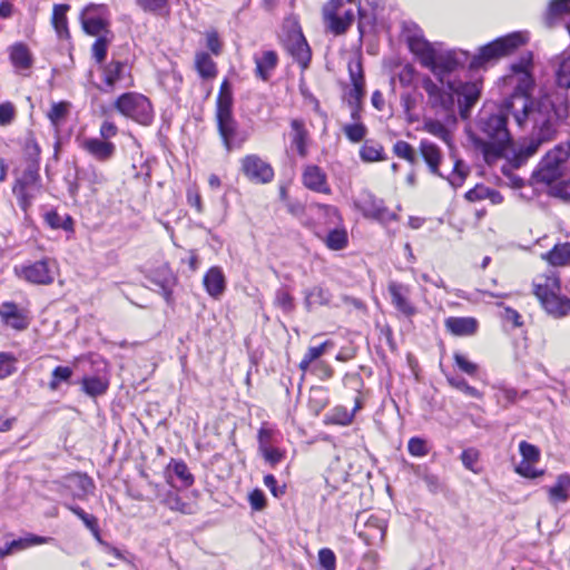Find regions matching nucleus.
I'll return each instance as SVG.
<instances>
[{
	"mask_svg": "<svg viewBox=\"0 0 570 570\" xmlns=\"http://www.w3.org/2000/svg\"><path fill=\"white\" fill-rule=\"evenodd\" d=\"M532 63L531 55L522 57L519 62L511 66L510 78L517 82L512 95L493 109H483L476 120V131L472 141L482 154L485 163L492 164L501 158L508 157L512 147V135L508 128V117L512 116L515 121V114L512 106L517 99H533L529 91L533 87V79L530 72Z\"/></svg>",
	"mask_w": 570,
	"mask_h": 570,
	"instance_id": "1",
	"label": "nucleus"
},
{
	"mask_svg": "<svg viewBox=\"0 0 570 570\" xmlns=\"http://www.w3.org/2000/svg\"><path fill=\"white\" fill-rule=\"evenodd\" d=\"M515 125L521 129H531V137L513 155V165L519 167L537 154L541 145L553 140L558 129L569 116L567 98L554 101L550 95L540 94L533 99H517L512 106Z\"/></svg>",
	"mask_w": 570,
	"mask_h": 570,
	"instance_id": "2",
	"label": "nucleus"
},
{
	"mask_svg": "<svg viewBox=\"0 0 570 570\" xmlns=\"http://www.w3.org/2000/svg\"><path fill=\"white\" fill-rule=\"evenodd\" d=\"M403 37L411 53L420 65L429 69L443 82L444 77L470 62V55L463 49H445L441 42H430L415 22H404Z\"/></svg>",
	"mask_w": 570,
	"mask_h": 570,
	"instance_id": "3",
	"label": "nucleus"
},
{
	"mask_svg": "<svg viewBox=\"0 0 570 570\" xmlns=\"http://www.w3.org/2000/svg\"><path fill=\"white\" fill-rule=\"evenodd\" d=\"M533 294L546 312L553 317H563L570 313V299L561 295V285L554 272L534 277Z\"/></svg>",
	"mask_w": 570,
	"mask_h": 570,
	"instance_id": "4",
	"label": "nucleus"
},
{
	"mask_svg": "<svg viewBox=\"0 0 570 570\" xmlns=\"http://www.w3.org/2000/svg\"><path fill=\"white\" fill-rule=\"evenodd\" d=\"M525 32L517 31L499 37L493 41L480 47L478 51L470 57V69L485 68L495 63L498 60L512 55L520 47L528 42Z\"/></svg>",
	"mask_w": 570,
	"mask_h": 570,
	"instance_id": "5",
	"label": "nucleus"
},
{
	"mask_svg": "<svg viewBox=\"0 0 570 570\" xmlns=\"http://www.w3.org/2000/svg\"><path fill=\"white\" fill-rule=\"evenodd\" d=\"M115 108L122 116L142 126H149L154 120V109L149 99L138 92H126L119 96Z\"/></svg>",
	"mask_w": 570,
	"mask_h": 570,
	"instance_id": "6",
	"label": "nucleus"
},
{
	"mask_svg": "<svg viewBox=\"0 0 570 570\" xmlns=\"http://www.w3.org/2000/svg\"><path fill=\"white\" fill-rule=\"evenodd\" d=\"M14 274L31 284H52L58 274V264L52 258H43L33 263L14 267Z\"/></svg>",
	"mask_w": 570,
	"mask_h": 570,
	"instance_id": "7",
	"label": "nucleus"
},
{
	"mask_svg": "<svg viewBox=\"0 0 570 570\" xmlns=\"http://www.w3.org/2000/svg\"><path fill=\"white\" fill-rule=\"evenodd\" d=\"M41 189L38 168L29 166L16 180L12 193L17 197L20 208L27 214Z\"/></svg>",
	"mask_w": 570,
	"mask_h": 570,
	"instance_id": "8",
	"label": "nucleus"
},
{
	"mask_svg": "<svg viewBox=\"0 0 570 570\" xmlns=\"http://www.w3.org/2000/svg\"><path fill=\"white\" fill-rule=\"evenodd\" d=\"M323 19L327 29L338 36L350 28L354 13L351 9H344L343 0H330L323 7Z\"/></svg>",
	"mask_w": 570,
	"mask_h": 570,
	"instance_id": "9",
	"label": "nucleus"
},
{
	"mask_svg": "<svg viewBox=\"0 0 570 570\" xmlns=\"http://www.w3.org/2000/svg\"><path fill=\"white\" fill-rule=\"evenodd\" d=\"M80 21L86 33L99 36L100 33H110L109 10L105 4L90 3L83 8L80 13Z\"/></svg>",
	"mask_w": 570,
	"mask_h": 570,
	"instance_id": "10",
	"label": "nucleus"
},
{
	"mask_svg": "<svg viewBox=\"0 0 570 570\" xmlns=\"http://www.w3.org/2000/svg\"><path fill=\"white\" fill-rule=\"evenodd\" d=\"M355 206L364 217L389 224L397 219V215L385 207L384 202L368 191H363L355 200Z\"/></svg>",
	"mask_w": 570,
	"mask_h": 570,
	"instance_id": "11",
	"label": "nucleus"
},
{
	"mask_svg": "<svg viewBox=\"0 0 570 570\" xmlns=\"http://www.w3.org/2000/svg\"><path fill=\"white\" fill-rule=\"evenodd\" d=\"M243 174L253 183L267 184L274 178L272 166L257 155H247L240 160Z\"/></svg>",
	"mask_w": 570,
	"mask_h": 570,
	"instance_id": "12",
	"label": "nucleus"
},
{
	"mask_svg": "<svg viewBox=\"0 0 570 570\" xmlns=\"http://www.w3.org/2000/svg\"><path fill=\"white\" fill-rule=\"evenodd\" d=\"M348 71L352 87L346 92V99L348 105L353 108L352 118L358 119V107L365 94V83L360 60L351 61L348 63Z\"/></svg>",
	"mask_w": 570,
	"mask_h": 570,
	"instance_id": "13",
	"label": "nucleus"
},
{
	"mask_svg": "<svg viewBox=\"0 0 570 570\" xmlns=\"http://www.w3.org/2000/svg\"><path fill=\"white\" fill-rule=\"evenodd\" d=\"M287 137L289 141L287 153L305 158L308 155L311 137L303 119L291 120Z\"/></svg>",
	"mask_w": 570,
	"mask_h": 570,
	"instance_id": "14",
	"label": "nucleus"
},
{
	"mask_svg": "<svg viewBox=\"0 0 570 570\" xmlns=\"http://www.w3.org/2000/svg\"><path fill=\"white\" fill-rule=\"evenodd\" d=\"M92 365H97L94 375H86L81 380L82 391L89 396H98L106 393L109 386V377L107 363L104 360L91 361Z\"/></svg>",
	"mask_w": 570,
	"mask_h": 570,
	"instance_id": "15",
	"label": "nucleus"
},
{
	"mask_svg": "<svg viewBox=\"0 0 570 570\" xmlns=\"http://www.w3.org/2000/svg\"><path fill=\"white\" fill-rule=\"evenodd\" d=\"M0 321L6 327L23 331L30 324V316L28 309L16 303L2 302L0 304Z\"/></svg>",
	"mask_w": 570,
	"mask_h": 570,
	"instance_id": "16",
	"label": "nucleus"
},
{
	"mask_svg": "<svg viewBox=\"0 0 570 570\" xmlns=\"http://www.w3.org/2000/svg\"><path fill=\"white\" fill-rule=\"evenodd\" d=\"M147 278L159 288L167 303L173 301V291L177 285V276L171 271L168 264H161L147 274Z\"/></svg>",
	"mask_w": 570,
	"mask_h": 570,
	"instance_id": "17",
	"label": "nucleus"
},
{
	"mask_svg": "<svg viewBox=\"0 0 570 570\" xmlns=\"http://www.w3.org/2000/svg\"><path fill=\"white\" fill-rule=\"evenodd\" d=\"M570 156V148L557 146L540 163V175L544 180H553L560 175V166Z\"/></svg>",
	"mask_w": 570,
	"mask_h": 570,
	"instance_id": "18",
	"label": "nucleus"
},
{
	"mask_svg": "<svg viewBox=\"0 0 570 570\" xmlns=\"http://www.w3.org/2000/svg\"><path fill=\"white\" fill-rule=\"evenodd\" d=\"M422 87L428 95V104L432 108L443 111H448L452 108L454 99L451 91L445 90L430 77H425L422 80Z\"/></svg>",
	"mask_w": 570,
	"mask_h": 570,
	"instance_id": "19",
	"label": "nucleus"
},
{
	"mask_svg": "<svg viewBox=\"0 0 570 570\" xmlns=\"http://www.w3.org/2000/svg\"><path fill=\"white\" fill-rule=\"evenodd\" d=\"M216 120L219 135L227 151H230L235 146H240L245 141V137H238L237 124L233 114L216 115Z\"/></svg>",
	"mask_w": 570,
	"mask_h": 570,
	"instance_id": "20",
	"label": "nucleus"
},
{
	"mask_svg": "<svg viewBox=\"0 0 570 570\" xmlns=\"http://www.w3.org/2000/svg\"><path fill=\"white\" fill-rule=\"evenodd\" d=\"M389 293L392 305L404 316L411 317L416 314V307L410 299V287L397 282L389 284Z\"/></svg>",
	"mask_w": 570,
	"mask_h": 570,
	"instance_id": "21",
	"label": "nucleus"
},
{
	"mask_svg": "<svg viewBox=\"0 0 570 570\" xmlns=\"http://www.w3.org/2000/svg\"><path fill=\"white\" fill-rule=\"evenodd\" d=\"M79 146L83 151L100 163L110 160L116 151V146L114 142L101 140L98 137L83 138Z\"/></svg>",
	"mask_w": 570,
	"mask_h": 570,
	"instance_id": "22",
	"label": "nucleus"
},
{
	"mask_svg": "<svg viewBox=\"0 0 570 570\" xmlns=\"http://www.w3.org/2000/svg\"><path fill=\"white\" fill-rule=\"evenodd\" d=\"M104 82L107 87L106 90H112L116 83L120 81H127L126 87L132 85L131 77L129 73V67L127 63L121 61H110L104 67L102 70Z\"/></svg>",
	"mask_w": 570,
	"mask_h": 570,
	"instance_id": "23",
	"label": "nucleus"
},
{
	"mask_svg": "<svg viewBox=\"0 0 570 570\" xmlns=\"http://www.w3.org/2000/svg\"><path fill=\"white\" fill-rule=\"evenodd\" d=\"M65 491L73 499H86L94 491V483L86 474L75 473L65 479Z\"/></svg>",
	"mask_w": 570,
	"mask_h": 570,
	"instance_id": "24",
	"label": "nucleus"
},
{
	"mask_svg": "<svg viewBox=\"0 0 570 570\" xmlns=\"http://www.w3.org/2000/svg\"><path fill=\"white\" fill-rule=\"evenodd\" d=\"M286 49L303 69L308 66L311 50L301 31H296L288 37L286 40Z\"/></svg>",
	"mask_w": 570,
	"mask_h": 570,
	"instance_id": "25",
	"label": "nucleus"
},
{
	"mask_svg": "<svg viewBox=\"0 0 570 570\" xmlns=\"http://www.w3.org/2000/svg\"><path fill=\"white\" fill-rule=\"evenodd\" d=\"M9 59L16 72L21 75H27L26 71L33 65L32 53L22 42H17L9 48Z\"/></svg>",
	"mask_w": 570,
	"mask_h": 570,
	"instance_id": "26",
	"label": "nucleus"
},
{
	"mask_svg": "<svg viewBox=\"0 0 570 570\" xmlns=\"http://www.w3.org/2000/svg\"><path fill=\"white\" fill-rule=\"evenodd\" d=\"M303 184L306 188L322 194H330L326 174L315 165H308L303 171Z\"/></svg>",
	"mask_w": 570,
	"mask_h": 570,
	"instance_id": "27",
	"label": "nucleus"
},
{
	"mask_svg": "<svg viewBox=\"0 0 570 570\" xmlns=\"http://www.w3.org/2000/svg\"><path fill=\"white\" fill-rule=\"evenodd\" d=\"M207 294L213 298H219L226 289V278L218 266L210 267L203 279Z\"/></svg>",
	"mask_w": 570,
	"mask_h": 570,
	"instance_id": "28",
	"label": "nucleus"
},
{
	"mask_svg": "<svg viewBox=\"0 0 570 570\" xmlns=\"http://www.w3.org/2000/svg\"><path fill=\"white\" fill-rule=\"evenodd\" d=\"M550 504L558 505L569 500L570 475L563 473L557 476L553 485L546 488Z\"/></svg>",
	"mask_w": 570,
	"mask_h": 570,
	"instance_id": "29",
	"label": "nucleus"
},
{
	"mask_svg": "<svg viewBox=\"0 0 570 570\" xmlns=\"http://www.w3.org/2000/svg\"><path fill=\"white\" fill-rule=\"evenodd\" d=\"M446 330L455 336L473 335L478 330V321L473 317H448Z\"/></svg>",
	"mask_w": 570,
	"mask_h": 570,
	"instance_id": "30",
	"label": "nucleus"
},
{
	"mask_svg": "<svg viewBox=\"0 0 570 570\" xmlns=\"http://www.w3.org/2000/svg\"><path fill=\"white\" fill-rule=\"evenodd\" d=\"M420 153L429 166L430 171L442 176V174L439 171V166L442 160V153L439 147L428 139H422L420 142Z\"/></svg>",
	"mask_w": 570,
	"mask_h": 570,
	"instance_id": "31",
	"label": "nucleus"
},
{
	"mask_svg": "<svg viewBox=\"0 0 570 570\" xmlns=\"http://www.w3.org/2000/svg\"><path fill=\"white\" fill-rule=\"evenodd\" d=\"M553 69L558 86L570 88V51H563L554 58Z\"/></svg>",
	"mask_w": 570,
	"mask_h": 570,
	"instance_id": "32",
	"label": "nucleus"
},
{
	"mask_svg": "<svg viewBox=\"0 0 570 570\" xmlns=\"http://www.w3.org/2000/svg\"><path fill=\"white\" fill-rule=\"evenodd\" d=\"M323 242L331 250H342L348 244V234L343 224L332 226L328 233L323 237Z\"/></svg>",
	"mask_w": 570,
	"mask_h": 570,
	"instance_id": "33",
	"label": "nucleus"
},
{
	"mask_svg": "<svg viewBox=\"0 0 570 570\" xmlns=\"http://www.w3.org/2000/svg\"><path fill=\"white\" fill-rule=\"evenodd\" d=\"M386 531V523L383 519L371 515L365 522V530L361 534L371 543L383 542Z\"/></svg>",
	"mask_w": 570,
	"mask_h": 570,
	"instance_id": "34",
	"label": "nucleus"
},
{
	"mask_svg": "<svg viewBox=\"0 0 570 570\" xmlns=\"http://www.w3.org/2000/svg\"><path fill=\"white\" fill-rule=\"evenodd\" d=\"M450 90L455 91L465 99L468 106L474 105L480 98L482 91V80L476 79L461 83L458 88L450 85Z\"/></svg>",
	"mask_w": 570,
	"mask_h": 570,
	"instance_id": "35",
	"label": "nucleus"
},
{
	"mask_svg": "<svg viewBox=\"0 0 570 570\" xmlns=\"http://www.w3.org/2000/svg\"><path fill=\"white\" fill-rule=\"evenodd\" d=\"M255 63L257 77L267 80L277 65V55L272 50L264 51L261 56L255 57Z\"/></svg>",
	"mask_w": 570,
	"mask_h": 570,
	"instance_id": "36",
	"label": "nucleus"
},
{
	"mask_svg": "<svg viewBox=\"0 0 570 570\" xmlns=\"http://www.w3.org/2000/svg\"><path fill=\"white\" fill-rule=\"evenodd\" d=\"M316 216L324 220L325 225L330 227L343 224L342 216L338 209L331 205L315 204L312 206Z\"/></svg>",
	"mask_w": 570,
	"mask_h": 570,
	"instance_id": "37",
	"label": "nucleus"
},
{
	"mask_svg": "<svg viewBox=\"0 0 570 570\" xmlns=\"http://www.w3.org/2000/svg\"><path fill=\"white\" fill-rule=\"evenodd\" d=\"M233 91L232 86L227 79H225L219 89V94L216 101V115L233 114Z\"/></svg>",
	"mask_w": 570,
	"mask_h": 570,
	"instance_id": "38",
	"label": "nucleus"
},
{
	"mask_svg": "<svg viewBox=\"0 0 570 570\" xmlns=\"http://www.w3.org/2000/svg\"><path fill=\"white\" fill-rule=\"evenodd\" d=\"M69 10L68 4H56L52 12V24L60 38H67L69 36L68 23H67V11Z\"/></svg>",
	"mask_w": 570,
	"mask_h": 570,
	"instance_id": "39",
	"label": "nucleus"
},
{
	"mask_svg": "<svg viewBox=\"0 0 570 570\" xmlns=\"http://www.w3.org/2000/svg\"><path fill=\"white\" fill-rule=\"evenodd\" d=\"M553 266H563L570 264V244L556 245L543 256Z\"/></svg>",
	"mask_w": 570,
	"mask_h": 570,
	"instance_id": "40",
	"label": "nucleus"
},
{
	"mask_svg": "<svg viewBox=\"0 0 570 570\" xmlns=\"http://www.w3.org/2000/svg\"><path fill=\"white\" fill-rule=\"evenodd\" d=\"M195 67L202 78L212 79L217 73L216 63L206 52L196 55Z\"/></svg>",
	"mask_w": 570,
	"mask_h": 570,
	"instance_id": "41",
	"label": "nucleus"
},
{
	"mask_svg": "<svg viewBox=\"0 0 570 570\" xmlns=\"http://www.w3.org/2000/svg\"><path fill=\"white\" fill-rule=\"evenodd\" d=\"M422 130L429 132L430 135L441 139L445 144L450 145L451 142V134L449 129L445 127L443 122L435 119H425L423 121Z\"/></svg>",
	"mask_w": 570,
	"mask_h": 570,
	"instance_id": "42",
	"label": "nucleus"
},
{
	"mask_svg": "<svg viewBox=\"0 0 570 570\" xmlns=\"http://www.w3.org/2000/svg\"><path fill=\"white\" fill-rule=\"evenodd\" d=\"M333 345L332 341H325L318 346L309 347L299 363V368L303 372H306L311 364L324 355L328 348L333 347Z\"/></svg>",
	"mask_w": 570,
	"mask_h": 570,
	"instance_id": "43",
	"label": "nucleus"
},
{
	"mask_svg": "<svg viewBox=\"0 0 570 570\" xmlns=\"http://www.w3.org/2000/svg\"><path fill=\"white\" fill-rule=\"evenodd\" d=\"M331 301V294L327 289L315 286L305 294V304L308 308L317 305H326Z\"/></svg>",
	"mask_w": 570,
	"mask_h": 570,
	"instance_id": "44",
	"label": "nucleus"
},
{
	"mask_svg": "<svg viewBox=\"0 0 570 570\" xmlns=\"http://www.w3.org/2000/svg\"><path fill=\"white\" fill-rule=\"evenodd\" d=\"M51 540V538L48 537H40L36 534H27L23 538H19L17 540L11 541V548L13 550V553L17 551L26 550L33 546L45 544L48 543Z\"/></svg>",
	"mask_w": 570,
	"mask_h": 570,
	"instance_id": "45",
	"label": "nucleus"
},
{
	"mask_svg": "<svg viewBox=\"0 0 570 570\" xmlns=\"http://www.w3.org/2000/svg\"><path fill=\"white\" fill-rule=\"evenodd\" d=\"M360 409L361 402L358 400L355 401V406L352 411H348L342 406H337L333 411L332 421L336 424L348 425L352 423L355 412L358 411Z\"/></svg>",
	"mask_w": 570,
	"mask_h": 570,
	"instance_id": "46",
	"label": "nucleus"
},
{
	"mask_svg": "<svg viewBox=\"0 0 570 570\" xmlns=\"http://www.w3.org/2000/svg\"><path fill=\"white\" fill-rule=\"evenodd\" d=\"M360 156L366 163L382 160L383 147L380 144L366 141L360 150Z\"/></svg>",
	"mask_w": 570,
	"mask_h": 570,
	"instance_id": "47",
	"label": "nucleus"
},
{
	"mask_svg": "<svg viewBox=\"0 0 570 570\" xmlns=\"http://www.w3.org/2000/svg\"><path fill=\"white\" fill-rule=\"evenodd\" d=\"M111 38V33H104L99 36L92 45V56L98 62H102L105 60Z\"/></svg>",
	"mask_w": 570,
	"mask_h": 570,
	"instance_id": "48",
	"label": "nucleus"
},
{
	"mask_svg": "<svg viewBox=\"0 0 570 570\" xmlns=\"http://www.w3.org/2000/svg\"><path fill=\"white\" fill-rule=\"evenodd\" d=\"M68 509L72 513H75L79 519H81L82 522L85 523V525L92 532V534L97 539H99V529H98V524H97V519L94 515L86 513L81 508L76 507V505H68Z\"/></svg>",
	"mask_w": 570,
	"mask_h": 570,
	"instance_id": "49",
	"label": "nucleus"
},
{
	"mask_svg": "<svg viewBox=\"0 0 570 570\" xmlns=\"http://www.w3.org/2000/svg\"><path fill=\"white\" fill-rule=\"evenodd\" d=\"M468 168L461 160H455L454 167L452 173L448 176V180L451 184L452 187L456 188L462 186L464 183L466 176H468Z\"/></svg>",
	"mask_w": 570,
	"mask_h": 570,
	"instance_id": "50",
	"label": "nucleus"
},
{
	"mask_svg": "<svg viewBox=\"0 0 570 570\" xmlns=\"http://www.w3.org/2000/svg\"><path fill=\"white\" fill-rule=\"evenodd\" d=\"M17 357L7 352H0V380L14 373Z\"/></svg>",
	"mask_w": 570,
	"mask_h": 570,
	"instance_id": "51",
	"label": "nucleus"
},
{
	"mask_svg": "<svg viewBox=\"0 0 570 570\" xmlns=\"http://www.w3.org/2000/svg\"><path fill=\"white\" fill-rule=\"evenodd\" d=\"M448 382L451 386L462 391L466 395L475 399H481L482 393L475 387L469 385V383L464 379H456L453 376H448Z\"/></svg>",
	"mask_w": 570,
	"mask_h": 570,
	"instance_id": "52",
	"label": "nucleus"
},
{
	"mask_svg": "<svg viewBox=\"0 0 570 570\" xmlns=\"http://www.w3.org/2000/svg\"><path fill=\"white\" fill-rule=\"evenodd\" d=\"M343 130L348 140L352 142H360L363 140L367 131L365 126L361 122L345 125Z\"/></svg>",
	"mask_w": 570,
	"mask_h": 570,
	"instance_id": "53",
	"label": "nucleus"
},
{
	"mask_svg": "<svg viewBox=\"0 0 570 570\" xmlns=\"http://www.w3.org/2000/svg\"><path fill=\"white\" fill-rule=\"evenodd\" d=\"M259 452L263 455L264 460L272 466L278 464L285 456V450L275 448L273 445L261 449Z\"/></svg>",
	"mask_w": 570,
	"mask_h": 570,
	"instance_id": "54",
	"label": "nucleus"
},
{
	"mask_svg": "<svg viewBox=\"0 0 570 570\" xmlns=\"http://www.w3.org/2000/svg\"><path fill=\"white\" fill-rule=\"evenodd\" d=\"M479 459L480 452L474 448H469L464 450L461 454L463 465L473 473L479 472V469L476 468Z\"/></svg>",
	"mask_w": 570,
	"mask_h": 570,
	"instance_id": "55",
	"label": "nucleus"
},
{
	"mask_svg": "<svg viewBox=\"0 0 570 570\" xmlns=\"http://www.w3.org/2000/svg\"><path fill=\"white\" fill-rule=\"evenodd\" d=\"M170 466L175 475L184 483V485H190L194 482V478L188 470V466L183 461H173Z\"/></svg>",
	"mask_w": 570,
	"mask_h": 570,
	"instance_id": "56",
	"label": "nucleus"
},
{
	"mask_svg": "<svg viewBox=\"0 0 570 570\" xmlns=\"http://www.w3.org/2000/svg\"><path fill=\"white\" fill-rule=\"evenodd\" d=\"M455 365L460 368V371L464 372L470 376H474L478 373L479 366L478 364L471 362L466 356L461 353H454L453 355Z\"/></svg>",
	"mask_w": 570,
	"mask_h": 570,
	"instance_id": "57",
	"label": "nucleus"
},
{
	"mask_svg": "<svg viewBox=\"0 0 570 570\" xmlns=\"http://www.w3.org/2000/svg\"><path fill=\"white\" fill-rule=\"evenodd\" d=\"M393 151L397 157L403 158L410 163H414L415 160V153L413 147L404 140L396 141L394 144Z\"/></svg>",
	"mask_w": 570,
	"mask_h": 570,
	"instance_id": "58",
	"label": "nucleus"
},
{
	"mask_svg": "<svg viewBox=\"0 0 570 570\" xmlns=\"http://www.w3.org/2000/svg\"><path fill=\"white\" fill-rule=\"evenodd\" d=\"M533 462L521 460L517 465L515 472L524 478L535 479L543 474V471L537 470Z\"/></svg>",
	"mask_w": 570,
	"mask_h": 570,
	"instance_id": "59",
	"label": "nucleus"
},
{
	"mask_svg": "<svg viewBox=\"0 0 570 570\" xmlns=\"http://www.w3.org/2000/svg\"><path fill=\"white\" fill-rule=\"evenodd\" d=\"M47 224L52 228H63L69 229L71 226V220L68 217H62L56 212H49L45 216Z\"/></svg>",
	"mask_w": 570,
	"mask_h": 570,
	"instance_id": "60",
	"label": "nucleus"
},
{
	"mask_svg": "<svg viewBox=\"0 0 570 570\" xmlns=\"http://www.w3.org/2000/svg\"><path fill=\"white\" fill-rule=\"evenodd\" d=\"M72 375V371L68 366H57L52 371V380L50 381V389L57 390L60 381H68Z\"/></svg>",
	"mask_w": 570,
	"mask_h": 570,
	"instance_id": "61",
	"label": "nucleus"
},
{
	"mask_svg": "<svg viewBox=\"0 0 570 570\" xmlns=\"http://www.w3.org/2000/svg\"><path fill=\"white\" fill-rule=\"evenodd\" d=\"M519 450L522 455V460L537 463L540 459L539 449L525 441L520 442Z\"/></svg>",
	"mask_w": 570,
	"mask_h": 570,
	"instance_id": "62",
	"label": "nucleus"
},
{
	"mask_svg": "<svg viewBox=\"0 0 570 570\" xmlns=\"http://www.w3.org/2000/svg\"><path fill=\"white\" fill-rule=\"evenodd\" d=\"M67 111V102L53 104L50 111L48 112V117L53 126H58L61 122V120L66 117Z\"/></svg>",
	"mask_w": 570,
	"mask_h": 570,
	"instance_id": "63",
	"label": "nucleus"
},
{
	"mask_svg": "<svg viewBox=\"0 0 570 570\" xmlns=\"http://www.w3.org/2000/svg\"><path fill=\"white\" fill-rule=\"evenodd\" d=\"M318 561L324 570H335L336 568V558L331 549H321L318 551Z\"/></svg>",
	"mask_w": 570,
	"mask_h": 570,
	"instance_id": "64",
	"label": "nucleus"
}]
</instances>
